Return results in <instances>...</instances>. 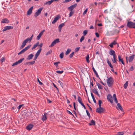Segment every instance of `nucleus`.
<instances>
[{
	"label": "nucleus",
	"instance_id": "f257e3e1",
	"mask_svg": "<svg viewBox=\"0 0 135 135\" xmlns=\"http://www.w3.org/2000/svg\"><path fill=\"white\" fill-rule=\"evenodd\" d=\"M33 35H32L31 37L30 38H28L24 40L23 42L22 45L21 46L20 49H21L23 48L26 44L28 42H30L32 39Z\"/></svg>",
	"mask_w": 135,
	"mask_h": 135
},
{
	"label": "nucleus",
	"instance_id": "f03ea898",
	"mask_svg": "<svg viewBox=\"0 0 135 135\" xmlns=\"http://www.w3.org/2000/svg\"><path fill=\"white\" fill-rule=\"evenodd\" d=\"M114 81L112 77H110L108 78L107 82L108 86L109 87H111L113 85Z\"/></svg>",
	"mask_w": 135,
	"mask_h": 135
},
{
	"label": "nucleus",
	"instance_id": "7ed1b4c3",
	"mask_svg": "<svg viewBox=\"0 0 135 135\" xmlns=\"http://www.w3.org/2000/svg\"><path fill=\"white\" fill-rule=\"evenodd\" d=\"M127 25L129 28H133L135 29V23L131 21L128 22Z\"/></svg>",
	"mask_w": 135,
	"mask_h": 135
},
{
	"label": "nucleus",
	"instance_id": "20e7f679",
	"mask_svg": "<svg viewBox=\"0 0 135 135\" xmlns=\"http://www.w3.org/2000/svg\"><path fill=\"white\" fill-rule=\"evenodd\" d=\"M105 110V109L101 107H99L96 109V112L99 114L103 112Z\"/></svg>",
	"mask_w": 135,
	"mask_h": 135
},
{
	"label": "nucleus",
	"instance_id": "39448f33",
	"mask_svg": "<svg viewBox=\"0 0 135 135\" xmlns=\"http://www.w3.org/2000/svg\"><path fill=\"white\" fill-rule=\"evenodd\" d=\"M43 8L41 7L40 8L37 12H36L34 15V16L35 17H37L41 13V11H42Z\"/></svg>",
	"mask_w": 135,
	"mask_h": 135
},
{
	"label": "nucleus",
	"instance_id": "423d86ee",
	"mask_svg": "<svg viewBox=\"0 0 135 135\" xmlns=\"http://www.w3.org/2000/svg\"><path fill=\"white\" fill-rule=\"evenodd\" d=\"M60 42L59 39L57 38L54 40L51 43V45L49 46V47H52L56 43H58Z\"/></svg>",
	"mask_w": 135,
	"mask_h": 135
},
{
	"label": "nucleus",
	"instance_id": "0eeeda50",
	"mask_svg": "<svg viewBox=\"0 0 135 135\" xmlns=\"http://www.w3.org/2000/svg\"><path fill=\"white\" fill-rule=\"evenodd\" d=\"M24 60V58H22L20 60H18V61H16L12 65V66H14L15 65H17L18 64L21 63Z\"/></svg>",
	"mask_w": 135,
	"mask_h": 135
},
{
	"label": "nucleus",
	"instance_id": "6e6552de",
	"mask_svg": "<svg viewBox=\"0 0 135 135\" xmlns=\"http://www.w3.org/2000/svg\"><path fill=\"white\" fill-rule=\"evenodd\" d=\"M45 31V30H43L39 33V35L37 37L36 39L37 40H38L40 39L41 36L42 35L44 32Z\"/></svg>",
	"mask_w": 135,
	"mask_h": 135
},
{
	"label": "nucleus",
	"instance_id": "1a4fd4ad",
	"mask_svg": "<svg viewBox=\"0 0 135 135\" xmlns=\"http://www.w3.org/2000/svg\"><path fill=\"white\" fill-rule=\"evenodd\" d=\"M107 99L108 101L110 102L111 103H113L112 96L110 94H108L107 96Z\"/></svg>",
	"mask_w": 135,
	"mask_h": 135
},
{
	"label": "nucleus",
	"instance_id": "9d476101",
	"mask_svg": "<svg viewBox=\"0 0 135 135\" xmlns=\"http://www.w3.org/2000/svg\"><path fill=\"white\" fill-rule=\"evenodd\" d=\"M13 28V27L11 26H7L4 27L3 29L2 30V31L4 32L6 30H9Z\"/></svg>",
	"mask_w": 135,
	"mask_h": 135
},
{
	"label": "nucleus",
	"instance_id": "9b49d317",
	"mask_svg": "<svg viewBox=\"0 0 135 135\" xmlns=\"http://www.w3.org/2000/svg\"><path fill=\"white\" fill-rule=\"evenodd\" d=\"M77 4L75 3L74 4L72 5L68 8V9L69 11H73L74 8L76 6Z\"/></svg>",
	"mask_w": 135,
	"mask_h": 135
},
{
	"label": "nucleus",
	"instance_id": "f8f14e48",
	"mask_svg": "<svg viewBox=\"0 0 135 135\" xmlns=\"http://www.w3.org/2000/svg\"><path fill=\"white\" fill-rule=\"evenodd\" d=\"M60 18V16L59 15L56 16L54 19V20L52 22V24H54Z\"/></svg>",
	"mask_w": 135,
	"mask_h": 135
},
{
	"label": "nucleus",
	"instance_id": "ddd939ff",
	"mask_svg": "<svg viewBox=\"0 0 135 135\" xmlns=\"http://www.w3.org/2000/svg\"><path fill=\"white\" fill-rule=\"evenodd\" d=\"M47 114L46 113H44V115H43L41 119L42 121L44 122L45 120H46L47 119Z\"/></svg>",
	"mask_w": 135,
	"mask_h": 135
},
{
	"label": "nucleus",
	"instance_id": "4468645a",
	"mask_svg": "<svg viewBox=\"0 0 135 135\" xmlns=\"http://www.w3.org/2000/svg\"><path fill=\"white\" fill-rule=\"evenodd\" d=\"M9 20L7 18H5L2 19L1 22L2 23H8L9 22Z\"/></svg>",
	"mask_w": 135,
	"mask_h": 135
},
{
	"label": "nucleus",
	"instance_id": "2eb2a0df",
	"mask_svg": "<svg viewBox=\"0 0 135 135\" xmlns=\"http://www.w3.org/2000/svg\"><path fill=\"white\" fill-rule=\"evenodd\" d=\"M116 108L118 110L119 109L122 111H123V109L122 106H121L120 104L119 103L117 104Z\"/></svg>",
	"mask_w": 135,
	"mask_h": 135
},
{
	"label": "nucleus",
	"instance_id": "dca6fc26",
	"mask_svg": "<svg viewBox=\"0 0 135 135\" xmlns=\"http://www.w3.org/2000/svg\"><path fill=\"white\" fill-rule=\"evenodd\" d=\"M33 8V7L32 6L28 9L27 13V15H30L31 14Z\"/></svg>",
	"mask_w": 135,
	"mask_h": 135
},
{
	"label": "nucleus",
	"instance_id": "f3484780",
	"mask_svg": "<svg viewBox=\"0 0 135 135\" xmlns=\"http://www.w3.org/2000/svg\"><path fill=\"white\" fill-rule=\"evenodd\" d=\"M134 55L133 54L131 56H130L128 58V60L129 62H131L132 61L134 57Z\"/></svg>",
	"mask_w": 135,
	"mask_h": 135
},
{
	"label": "nucleus",
	"instance_id": "a211bd4d",
	"mask_svg": "<svg viewBox=\"0 0 135 135\" xmlns=\"http://www.w3.org/2000/svg\"><path fill=\"white\" fill-rule=\"evenodd\" d=\"M118 58L119 61L121 62L124 65V63L123 62V59L121 57V56L119 55H118Z\"/></svg>",
	"mask_w": 135,
	"mask_h": 135
},
{
	"label": "nucleus",
	"instance_id": "6ab92c4d",
	"mask_svg": "<svg viewBox=\"0 0 135 135\" xmlns=\"http://www.w3.org/2000/svg\"><path fill=\"white\" fill-rule=\"evenodd\" d=\"M33 125L32 124H30L26 127V129L28 130H30L33 128Z\"/></svg>",
	"mask_w": 135,
	"mask_h": 135
},
{
	"label": "nucleus",
	"instance_id": "aec40b11",
	"mask_svg": "<svg viewBox=\"0 0 135 135\" xmlns=\"http://www.w3.org/2000/svg\"><path fill=\"white\" fill-rule=\"evenodd\" d=\"M92 69L93 70V72H94V74H95L96 77L97 78H98L100 80H101V79L99 77V75L97 73V72L95 70L94 68L93 67V68H92Z\"/></svg>",
	"mask_w": 135,
	"mask_h": 135
},
{
	"label": "nucleus",
	"instance_id": "412c9836",
	"mask_svg": "<svg viewBox=\"0 0 135 135\" xmlns=\"http://www.w3.org/2000/svg\"><path fill=\"white\" fill-rule=\"evenodd\" d=\"M109 54L111 55H116L114 51L112 50H110L109 52Z\"/></svg>",
	"mask_w": 135,
	"mask_h": 135
},
{
	"label": "nucleus",
	"instance_id": "4be33fe9",
	"mask_svg": "<svg viewBox=\"0 0 135 135\" xmlns=\"http://www.w3.org/2000/svg\"><path fill=\"white\" fill-rule=\"evenodd\" d=\"M64 25V23H62L60 24L58 27V28L59 29V31L60 32H61V30L62 28V27Z\"/></svg>",
	"mask_w": 135,
	"mask_h": 135
},
{
	"label": "nucleus",
	"instance_id": "5701e85b",
	"mask_svg": "<svg viewBox=\"0 0 135 135\" xmlns=\"http://www.w3.org/2000/svg\"><path fill=\"white\" fill-rule=\"evenodd\" d=\"M93 92L99 96V94L98 93L97 90L95 89L94 88L92 90Z\"/></svg>",
	"mask_w": 135,
	"mask_h": 135
},
{
	"label": "nucleus",
	"instance_id": "b1692460",
	"mask_svg": "<svg viewBox=\"0 0 135 135\" xmlns=\"http://www.w3.org/2000/svg\"><path fill=\"white\" fill-rule=\"evenodd\" d=\"M78 100L79 102L81 104H82L83 103L82 102V99L79 96H78Z\"/></svg>",
	"mask_w": 135,
	"mask_h": 135
},
{
	"label": "nucleus",
	"instance_id": "393cba45",
	"mask_svg": "<svg viewBox=\"0 0 135 135\" xmlns=\"http://www.w3.org/2000/svg\"><path fill=\"white\" fill-rule=\"evenodd\" d=\"M33 56V55L32 54H30L28 56V57L27 58V59L30 60L32 59Z\"/></svg>",
	"mask_w": 135,
	"mask_h": 135
},
{
	"label": "nucleus",
	"instance_id": "a878e982",
	"mask_svg": "<svg viewBox=\"0 0 135 135\" xmlns=\"http://www.w3.org/2000/svg\"><path fill=\"white\" fill-rule=\"evenodd\" d=\"M107 63H108V65L111 68H113V66L112 65L111 63L109 61L108 59L107 60Z\"/></svg>",
	"mask_w": 135,
	"mask_h": 135
},
{
	"label": "nucleus",
	"instance_id": "bb28decb",
	"mask_svg": "<svg viewBox=\"0 0 135 135\" xmlns=\"http://www.w3.org/2000/svg\"><path fill=\"white\" fill-rule=\"evenodd\" d=\"M52 2L51 0L50 1H48L44 3V5H50Z\"/></svg>",
	"mask_w": 135,
	"mask_h": 135
},
{
	"label": "nucleus",
	"instance_id": "cd10ccee",
	"mask_svg": "<svg viewBox=\"0 0 135 135\" xmlns=\"http://www.w3.org/2000/svg\"><path fill=\"white\" fill-rule=\"evenodd\" d=\"M116 55H114L113 56V59H112V61L114 63L116 62V61L117 60V59L116 58Z\"/></svg>",
	"mask_w": 135,
	"mask_h": 135
},
{
	"label": "nucleus",
	"instance_id": "c85d7f7f",
	"mask_svg": "<svg viewBox=\"0 0 135 135\" xmlns=\"http://www.w3.org/2000/svg\"><path fill=\"white\" fill-rule=\"evenodd\" d=\"M95 124V121L93 120H91V123H89V125H94Z\"/></svg>",
	"mask_w": 135,
	"mask_h": 135
},
{
	"label": "nucleus",
	"instance_id": "c756f323",
	"mask_svg": "<svg viewBox=\"0 0 135 135\" xmlns=\"http://www.w3.org/2000/svg\"><path fill=\"white\" fill-rule=\"evenodd\" d=\"M97 85L98 86V88L99 89H103L102 85L99 83H96Z\"/></svg>",
	"mask_w": 135,
	"mask_h": 135
},
{
	"label": "nucleus",
	"instance_id": "7c9ffc66",
	"mask_svg": "<svg viewBox=\"0 0 135 135\" xmlns=\"http://www.w3.org/2000/svg\"><path fill=\"white\" fill-rule=\"evenodd\" d=\"M89 54H88L86 57V60L87 62L88 63H89Z\"/></svg>",
	"mask_w": 135,
	"mask_h": 135
},
{
	"label": "nucleus",
	"instance_id": "2f4dec72",
	"mask_svg": "<svg viewBox=\"0 0 135 135\" xmlns=\"http://www.w3.org/2000/svg\"><path fill=\"white\" fill-rule=\"evenodd\" d=\"M26 51L24 49L23 50H22L20 52H19L18 54V55H20L22 53H23L24 52Z\"/></svg>",
	"mask_w": 135,
	"mask_h": 135
},
{
	"label": "nucleus",
	"instance_id": "473e14b6",
	"mask_svg": "<svg viewBox=\"0 0 135 135\" xmlns=\"http://www.w3.org/2000/svg\"><path fill=\"white\" fill-rule=\"evenodd\" d=\"M71 50L70 49H68L65 52V54L66 55H68L71 51Z\"/></svg>",
	"mask_w": 135,
	"mask_h": 135
},
{
	"label": "nucleus",
	"instance_id": "72a5a7b5",
	"mask_svg": "<svg viewBox=\"0 0 135 135\" xmlns=\"http://www.w3.org/2000/svg\"><path fill=\"white\" fill-rule=\"evenodd\" d=\"M113 32L114 34L118 33H119V31L117 29H115L113 31Z\"/></svg>",
	"mask_w": 135,
	"mask_h": 135
},
{
	"label": "nucleus",
	"instance_id": "f704fd0d",
	"mask_svg": "<svg viewBox=\"0 0 135 135\" xmlns=\"http://www.w3.org/2000/svg\"><path fill=\"white\" fill-rule=\"evenodd\" d=\"M128 81H127L126 82V83L124 84V87L125 89H126L127 88V87L128 86Z\"/></svg>",
	"mask_w": 135,
	"mask_h": 135
},
{
	"label": "nucleus",
	"instance_id": "c9c22d12",
	"mask_svg": "<svg viewBox=\"0 0 135 135\" xmlns=\"http://www.w3.org/2000/svg\"><path fill=\"white\" fill-rule=\"evenodd\" d=\"M42 50L41 48H40L37 52L36 53V54L39 55L40 53L41 50Z\"/></svg>",
	"mask_w": 135,
	"mask_h": 135
},
{
	"label": "nucleus",
	"instance_id": "e433bc0d",
	"mask_svg": "<svg viewBox=\"0 0 135 135\" xmlns=\"http://www.w3.org/2000/svg\"><path fill=\"white\" fill-rule=\"evenodd\" d=\"M88 32V31L87 30H85L83 32V34L84 36H85L87 34Z\"/></svg>",
	"mask_w": 135,
	"mask_h": 135
},
{
	"label": "nucleus",
	"instance_id": "4c0bfd02",
	"mask_svg": "<svg viewBox=\"0 0 135 135\" xmlns=\"http://www.w3.org/2000/svg\"><path fill=\"white\" fill-rule=\"evenodd\" d=\"M70 12L69 14V17H71L74 13V11H70Z\"/></svg>",
	"mask_w": 135,
	"mask_h": 135
},
{
	"label": "nucleus",
	"instance_id": "58836bf2",
	"mask_svg": "<svg viewBox=\"0 0 135 135\" xmlns=\"http://www.w3.org/2000/svg\"><path fill=\"white\" fill-rule=\"evenodd\" d=\"M102 101L101 100H98V104L99 107H101L102 106Z\"/></svg>",
	"mask_w": 135,
	"mask_h": 135
},
{
	"label": "nucleus",
	"instance_id": "ea45409f",
	"mask_svg": "<svg viewBox=\"0 0 135 135\" xmlns=\"http://www.w3.org/2000/svg\"><path fill=\"white\" fill-rule=\"evenodd\" d=\"M64 53L63 52H62L61 53L60 55H59V57L61 59L62 58L64 57Z\"/></svg>",
	"mask_w": 135,
	"mask_h": 135
},
{
	"label": "nucleus",
	"instance_id": "a19ab883",
	"mask_svg": "<svg viewBox=\"0 0 135 135\" xmlns=\"http://www.w3.org/2000/svg\"><path fill=\"white\" fill-rule=\"evenodd\" d=\"M35 63V61H33L28 62L26 64H29L31 65H32V64H33Z\"/></svg>",
	"mask_w": 135,
	"mask_h": 135
},
{
	"label": "nucleus",
	"instance_id": "79ce46f5",
	"mask_svg": "<svg viewBox=\"0 0 135 135\" xmlns=\"http://www.w3.org/2000/svg\"><path fill=\"white\" fill-rule=\"evenodd\" d=\"M52 52V50H50L47 52V53L46 54V55H49Z\"/></svg>",
	"mask_w": 135,
	"mask_h": 135
},
{
	"label": "nucleus",
	"instance_id": "37998d69",
	"mask_svg": "<svg viewBox=\"0 0 135 135\" xmlns=\"http://www.w3.org/2000/svg\"><path fill=\"white\" fill-rule=\"evenodd\" d=\"M88 10V8H86L85 10V11L83 12V15H85L87 12Z\"/></svg>",
	"mask_w": 135,
	"mask_h": 135
},
{
	"label": "nucleus",
	"instance_id": "c03bdc74",
	"mask_svg": "<svg viewBox=\"0 0 135 135\" xmlns=\"http://www.w3.org/2000/svg\"><path fill=\"white\" fill-rule=\"evenodd\" d=\"M84 39V36H82L80 39V42H82V41H83Z\"/></svg>",
	"mask_w": 135,
	"mask_h": 135
},
{
	"label": "nucleus",
	"instance_id": "a18cd8bd",
	"mask_svg": "<svg viewBox=\"0 0 135 135\" xmlns=\"http://www.w3.org/2000/svg\"><path fill=\"white\" fill-rule=\"evenodd\" d=\"M31 45H29L27 46V47H26L25 48H24V49L26 51L28 49H29L30 47H31Z\"/></svg>",
	"mask_w": 135,
	"mask_h": 135
},
{
	"label": "nucleus",
	"instance_id": "49530a36",
	"mask_svg": "<svg viewBox=\"0 0 135 135\" xmlns=\"http://www.w3.org/2000/svg\"><path fill=\"white\" fill-rule=\"evenodd\" d=\"M63 72H64V71L63 70L61 71L57 70V71H56V73H58V74H62Z\"/></svg>",
	"mask_w": 135,
	"mask_h": 135
},
{
	"label": "nucleus",
	"instance_id": "de8ad7c7",
	"mask_svg": "<svg viewBox=\"0 0 135 135\" xmlns=\"http://www.w3.org/2000/svg\"><path fill=\"white\" fill-rule=\"evenodd\" d=\"M74 52H73L70 55L69 57L70 58H71L73 57V56L74 55Z\"/></svg>",
	"mask_w": 135,
	"mask_h": 135
},
{
	"label": "nucleus",
	"instance_id": "09e8293b",
	"mask_svg": "<svg viewBox=\"0 0 135 135\" xmlns=\"http://www.w3.org/2000/svg\"><path fill=\"white\" fill-rule=\"evenodd\" d=\"M38 56V55L36 54L33 60H36Z\"/></svg>",
	"mask_w": 135,
	"mask_h": 135
},
{
	"label": "nucleus",
	"instance_id": "8fccbe9b",
	"mask_svg": "<svg viewBox=\"0 0 135 135\" xmlns=\"http://www.w3.org/2000/svg\"><path fill=\"white\" fill-rule=\"evenodd\" d=\"M80 48V47H78L76 48L75 49V51L76 52H77L79 50Z\"/></svg>",
	"mask_w": 135,
	"mask_h": 135
},
{
	"label": "nucleus",
	"instance_id": "3c124183",
	"mask_svg": "<svg viewBox=\"0 0 135 135\" xmlns=\"http://www.w3.org/2000/svg\"><path fill=\"white\" fill-rule=\"evenodd\" d=\"M86 112L87 114V115L89 117V118L90 117V113L87 110H86Z\"/></svg>",
	"mask_w": 135,
	"mask_h": 135
},
{
	"label": "nucleus",
	"instance_id": "603ef678",
	"mask_svg": "<svg viewBox=\"0 0 135 135\" xmlns=\"http://www.w3.org/2000/svg\"><path fill=\"white\" fill-rule=\"evenodd\" d=\"M37 46L35 44L33 46L32 48L31 49L32 50H33V49H35V48H36Z\"/></svg>",
	"mask_w": 135,
	"mask_h": 135
},
{
	"label": "nucleus",
	"instance_id": "864d4df0",
	"mask_svg": "<svg viewBox=\"0 0 135 135\" xmlns=\"http://www.w3.org/2000/svg\"><path fill=\"white\" fill-rule=\"evenodd\" d=\"M23 105H19V106L18 107H17V108L19 110L21 108L22 106Z\"/></svg>",
	"mask_w": 135,
	"mask_h": 135
},
{
	"label": "nucleus",
	"instance_id": "5fc2aeb1",
	"mask_svg": "<svg viewBox=\"0 0 135 135\" xmlns=\"http://www.w3.org/2000/svg\"><path fill=\"white\" fill-rule=\"evenodd\" d=\"M67 113H69L70 114L72 115L73 116H74L73 115V114L70 111H69L68 110H67Z\"/></svg>",
	"mask_w": 135,
	"mask_h": 135
},
{
	"label": "nucleus",
	"instance_id": "6e6d98bb",
	"mask_svg": "<svg viewBox=\"0 0 135 135\" xmlns=\"http://www.w3.org/2000/svg\"><path fill=\"white\" fill-rule=\"evenodd\" d=\"M58 82L59 84L61 86H63V84L61 82L60 80H59L58 81Z\"/></svg>",
	"mask_w": 135,
	"mask_h": 135
},
{
	"label": "nucleus",
	"instance_id": "4d7b16f0",
	"mask_svg": "<svg viewBox=\"0 0 135 135\" xmlns=\"http://www.w3.org/2000/svg\"><path fill=\"white\" fill-rule=\"evenodd\" d=\"M37 80L38 81V82L40 85H42V84H43L40 81L38 78H37Z\"/></svg>",
	"mask_w": 135,
	"mask_h": 135
},
{
	"label": "nucleus",
	"instance_id": "13d9d810",
	"mask_svg": "<svg viewBox=\"0 0 135 135\" xmlns=\"http://www.w3.org/2000/svg\"><path fill=\"white\" fill-rule=\"evenodd\" d=\"M54 64L55 66L57 68L58 66V64L56 63V62H54Z\"/></svg>",
	"mask_w": 135,
	"mask_h": 135
},
{
	"label": "nucleus",
	"instance_id": "bf43d9fd",
	"mask_svg": "<svg viewBox=\"0 0 135 135\" xmlns=\"http://www.w3.org/2000/svg\"><path fill=\"white\" fill-rule=\"evenodd\" d=\"M133 70V66H132L129 69V70L132 71Z\"/></svg>",
	"mask_w": 135,
	"mask_h": 135
},
{
	"label": "nucleus",
	"instance_id": "052dcab7",
	"mask_svg": "<svg viewBox=\"0 0 135 135\" xmlns=\"http://www.w3.org/2000/svg\"><path fill=\"white\" fill-rule=\"evenodd\" d=\"M112 43L113 45H115L117 44L115 40Z\"/></svg>",
	"mask_w": 135,
	"mask_h": 135
},
{
	"label": "nucleus",
	"instance_id": "680f3d73",
	"mask_svg": "<svg viewBox=\"0 0 135 135\" xmlns=\"http://www.w3.org/2000/svg\"><path fill=\"white\" fill-rule=\"evenodd\" d=\"M1 61L2 62L4 61V57H2L1 59Z\"/></svg>",
	"mask_w": 135,
	"mask_h": 135
},
{
	"label": "nucleus",
	"instance_id": "e2e57ef3",
	"mask_svg": "<svg viewBox=\"0 0 135 135\" xmlns=\"http://www.w3.org/2000/svg\"><path fill=\"white\" fill-rule=\"evenodd\" d=\"M114 100L116 103H118V101L116 98H114Z\"/></svg>",
	"mask_w": 135,
	"mask_h": 135
},
{
	"label": "nucleus",
	"instance_id": "0e129e2a",
	"mask_svg": "<svg viewBox=\"0 0 135 135\" xmlns=\"http://www.w3.org/2000/svg\"><path fill=\"white\" fill-rule=\"evenodd\" d=\"M113 45L112 44V43H110L109 45V46H110L111 47L113 48Z\"/></svg>",
	"mask_w": 135,
	"mask_h": 135
},
{
	"label": "nucleus",
	"instance_id": "69168bd1",
	"mask_svg": "<svg viewBox=\"0 0 135 135\" xmlns=\"http://www.w3.org/2000/svg\"><path fill=\"white\" fill-rule=\"evenodd\" d=\"M87 105H88V107H89L90 110L91 111H92V109L89 106V105H88V104H87Z\"/></svg>",
	"mask_w": 135,
	"mask_h": 135
},
{
	"label": "nucleus",
	"instance_id": "338daca9",
	"mask_svg": "<svg viewBox=\"0 0 135 135\" xmlns=\"http://www.w3.org/2000/svg\"><path fill=\"white\" fill-rule=\"evenodd\" d=\"M91 95L92 99H94V97L92 93H91Z\"/></svg>",
	"mask_w": 135,
	"mask_h": 135
},
{
	"label": "nucleus",
	"instance_id": "774afa93",
	"mask_svg": "<svg viewBox=\"0 0 135 135\" xmlns=\"http://www.w3.org/2000/svg\"><path fill=\"white\" fill-rule=\"evenodd\" d=\"M95 34L96 36L97 37H99V35L98 33L96 32L95 33Z\"/></svg>",
	"mask_w": 135,
	"mask_h": 135
}]
</instances>
